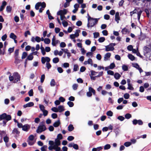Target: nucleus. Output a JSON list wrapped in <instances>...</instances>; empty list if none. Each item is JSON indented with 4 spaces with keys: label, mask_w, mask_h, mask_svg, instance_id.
Instances as JSON below:
<instances>
[{
    "label": "nucleus",
    "mask_w": 151,
    "mask_h": 151,
    "mask_svg": "<svg viewBox=\"0 0 151 151\" xmlns=\"http://www.w3.org/2000/svg\"><path fill=\"white\" fill-rule=\"evenodd\" d=\"M84 63L85 65H87V64H90L91 66H92L93 65V61L91 58H89L87 61H85Z\"/></svg>",
    "instance_id": "obj_12"
},
{
    "label": "nucleus",
    "mask_w": 151,
    "mask_h": 151,
    "mask_svg": "<svg viewBox=\"0 0 151 151\" xmlns=\"http://www.w3.org/2000/svg\"><path fill=\"white\" fill-rule=\"evenodd\" d=\"M89 92H91V93H92L94 95L95 94V90L93 89L91 87H90L89 88Z\"/></svg>",
    "instance_id": "obj_31"
},
{
    "label": "nucleus",
    "mask_w": 151,
    "mask_h": 151,
    "mask_svg": "<svg viewBox=\"0 0 151 151\" xmlns=\"http://www.w3.org/2000/svg\"><path fill=\"white\" fill-rule=\"evenodd\" d=\"M58 112H61L65 110L64 106L62 105H60L58 106Z\"/></svg>",
    "instance_id": "obj_16"
},
{
    "label": "nucleus",
    "mask_w": 151,
    "mask_h": 151,
    "mask_svg": "<svg viewBox=\"0 0 151 151\" xmlns=\"http://www.w3.org/2000/svg\"><path fill=\"white\" fill-rule=\"evenodd\" d=\"M132 66L133 67L136 68L137 69H138L140 67L139 65L137 63L133 64Z\"/></svg>",
    "instance_id": "obj_56"
},
{
    "label": "nucleus",
    "mask_w": 151,
    "mask_h": 151,
    "mask_svg": "<svg viewBox=\"0 0 151 151\" xmlns=\"http://www.w3.org/2000/svg\"><path fill=\"white\" fill-rule=\"evenodd\" d=\"M58 108L56 107H53L51 109V110L52 111L56 113L58 112Z\"/></svg>",
    "instance_id": "obj_42"
},
{
    "label": "nucleus",
    "mask_w": 151,
    "mask_h": 151,
    "mask_svg": "<svg viewBox=\"0 0 151 151\" xmlns=\"http://www.w3.org/2000/svg\"><path fill=\"white\" fill-rule=\"evenodd\" d=\"M68 128V130L70 132L72 131L74 129V127H73V125L71 124H70V125H69Z\"/></svg>",
    "instance_id": "obj_23"
},
{
    "label": "nucleus",
    "mask_w": 151,
    "mask_h": 151,
    "mask_svg": "<svg viewBox=\"0 0 151 151\" xmlns=\"http://www.w3.org/2000/svg\"><path fill=\"white\" fill-rule=\"evenodd\" d=\"M67 104L70 107H73L74 105L73 103L70 101H68L67 103Z\"/></svg>",
    "instance_id": "obj_49"
},
{
    "label": "nucleus",
    "mask_w": 151,
    "mask_h": 151,
    "mask_svg": "<svg viewBox=\"0 0 151 151\" xmlns=\"http://www.w3.org/2000/svg\"><path fill=\"white\" fill-rule=\"evenodd\" d=\"M39 108H40V109L41 111H43V110H45V107L43 105H39Z\"/></svg>",
    "instance_id": "obj_63"
},
{
    "label": "nucleus",
    "mask_w": 151,
    "mask_h": 151,
    "mask_svg": "<svg viewBox=\"0 0 151 151\" xmlns=\"http://www.w3.org/2000/svg\"><path fill=\"white\" fill-rule=\"evenodd\" d=\"M34 136L32 135L31 134L29 135L28 138V140L34 141Z\"/></svg>",
    "instance_id": "obj_48"
},
{
    "label": "nucleus",
    "mask_w": 151,
    "mask_h": 151,
    "mask_svg": "<svg viewBox=\"0 0 151 151\" xmlns=\"http://www.w3.org/2000/svg\"><path fill=\"white\" fill-rule=\"evenodd\" d=\"M79 69V68L77 64H75L73 66V71H76Z\"/></svg>",
    "instance_id": "obj_28"
},
{
    "label": "nucleus",
    "mask_w": 151,
    "mask_h": 151,
    "mask_svg": "<svg viewBox=\"0 0 151 151\" xmlns=\"http://www.w3.org/2000/svg\"><path fill=\"white\" fill-rule=\"evenodd\" d=\"M9 140V137L6 136H5L4 137V140L6 143H7L8 142Z\"/></svg>",
    "instance_id": "obj_60"
},
{
    "label": "nucleus",
    "mask_w": 151,
    "mask_h": 151,
    "mask_svg": "<svg viewBox=\"0 0 151 151\" xmlns=\"http://www.w3.org/2000/svg\"><path fill=\"white\" fill-rule=\"evenodd\" d=\"M27 142L28 143V144L30 146L33 145L35 143V141H34L32 140H28Z\"/></svg>",
    "instance_id": "obj_33"
},
{
    "label": "nucleus",
    "mask_w": 151,
    "mask_h": 151,
    "mask_svg": "<svg viewBox=\"0 0 151 151\" xmlns=\"http://www.w3.org/2000/svg\"><path fill=\"white\" fill-rule=\"evenodd\" d=\"M52 62L54 63H56L59 62V59L58 58L56 57L53 58Z\"/></svg>",
    "instance_id": "obj_25"
},
{
    "label": "nucleus",
    "mask_w": 151,
    "mask_h": 151,
    "mask_svg": "<svg viewBox=\"0 0 151 151\" xmlns=\"http://www.w3.org/2000/svg\"><path fill=\"white\" fill-rule=\"evenodd\" d=\"M27 55V54L26 52H24L23 53L22 56V59H24L26 58Z\"/></svg>",
    "instance_id": "obj_61"
},
{
    "label": "nucleus",
    "mask_w": 151,
    "mask_h": 151,
    "mask_svg": "<svg viewBox=\"0 0 151 151\" xmlns=\"http://www.w3.org/2000/svg\"><path fill=\"white\" fill-rule=\"evenodd\" d=\"M116 45V44L115 43H111L109 44V45L106 46L105 47V51L106 52L109 51H113L114 48V47Z\"/></svg>",
    "instance_id": "obj_3"
},
{
    "label": "nucleus",
    "mask_w": 151,
    "mask_h": 151,
    "mask_svg": "<svg viewBox=\"0 0 151 151\" xmlns=\"http://www.w3.org/2000/svg\"><path fill=\"white\" fill-rule=\"evenodd\" d=\"M142 12V11L141 10H140L137 13V18L139 20L140 19V16L141 15Z\"/></svg>",
    "instance_id": "obj_45"
},
{
    "label": "nucleus",
    "mask_w": 151,
    "mask_h": 151,
    "mask_svg": "<svg viewBox=\"0 0 151 151\" xmlns=\"http://www.w3.org/2000/svg\"><path fill=\"white\" fill-rule=\"evenodd\" d=\"M9 37L13 40L16 39L17 37L13 33H11Z\"/></svg>",
    "instance_id": "obj_22"
},
{
    "label": "nucleus",
    "mask_w": 151,
    "mask_h": 151,
    "mask_svg": "<svg viewBox=\"0 0 151 151\" xmlns=\"http://www.w3.org/2000/svg\"><path fill=\"white\" fill-rule=\"evenodd\" d=\"M67 10L66 9H64L63 10H60L57 13V15H64L66 14L67 13Z\"/></svg>",
    "instance_id": "obj_9"
},
{
    "label": "nucleus",
    "mask_w": 151,
    "mask_h": 151,
    "mask_svg": "<svg viewBox=\"0 0 151 151\" xmlns=\"http://www.w3.org/2000/svg\"><path fill=\"white\" fill-rule=\"evenodd\" d=\"M115 20L117 23H119V21L120 20L119 12H116L115 14Z\"/></svg>",
    "instance_id": "obj_13"
},
{
    "label": "nucleus",
    "mask_w": 151,
    "mask_h": 151,
    "mask_svg": "<svg viewBox=\"0 0 151 151\" xmlns=\"http://www.w3.org/2000/svg\"><path fill=\"white\" fill-rule=\"evenodd\" d=\"M105 40V38L104 37H102L99 38L98 39V41L100 42H103Z\"/></svg>",
    "instance_id": "obj_46"
},
{
    "label": "nucleus",
    "mask_w": 151,
    "mask_h": 151,
    "mask_svg": "<svg viewBox=\"0 0 151 151\" xmlns=\"http://www.w3.org/2000/svg\"><path fill=\"white\" fill-rule=\"evenodd\" d=\"M80 31H81L79 29H77L76 30L75 34L74 35L76 36V37H77L79 36V33L80 32Z\"/></svg>",
    "instance_id": "obj_54"
},
{
    "label": "nucleus",
    "mask_w": 151,
    "mask_h": 151,
    "mask_svg": "<svg viewBox=\"0 0 151 151\" xmlns=\"http://www.w3.org/2000/svg\"><path fill=\"white\" fill-rule=\"evenodd\" d=\"M111 56V53L109 52H107L104 55V60L106 61L108 60V58H109Z\"/></svg>",
    "instance_id": "obj_15"
},
{
    "label": "nucleus",
    "mask_w": 151,
    "mask_h": 151,
    "mask_svg": "<svg viewBox=\"0 0 151 151\" xmlns=\"http://www.w3.org/2000/svg\"><path fill=\"white\" fill-rule=\"evenodd\" d=\"M124 98L126 99H128L129 97V95L128 93H126L124 95Z\"/></svg>",
    "instance_id": "obj_64"
},
{
    "label": "nucleus",
    "mask_w": 151,
    "mask_h": 151,
    "mask_svg": "<svg viewBox=\"0 0 151 151\" xmlns=\"http://www.w3.org/2000/svg\"><path fill=\"white\" fill-rule=\"evenodd\" d=\"M3 43L0 42V55H4L5 54V49H1L3 47Z\"/></svg>",
    "instance_id": "obj_11"
},
{
    "label": "nucleus",
    "mask_w": 151,
    "mask_h": 151,
    "mask_svg": "<svg viewBox=\"0 0 151 151\" xmlns=\"http://www.w3.org/2000/svg\"><path fill=\"white\" fill-rule=\"evenodd\" d=\"M47 147V145H44L41 147V150L42 151H46Z\"/></svg>",
    "instance_id": "obj_52"
},
{
    "label": "nucleus",
    "mask_w": 151,
    "mask_h": 151,
    "mask_svg": "<svg viewBox=\"0 0 151 151\" xmlns=\"http://www.w3.org/2000/svg\"><path fill=\"white\" fill-rule=\"evenodd\" d=\"M93 54V53L92 52H88L86 54V56L88 57H92Z\"/></svg>",
    "instance_id": "obj_36"
},
{
    "label": "nucleus",
    "mask_w": 151,
    "mask_h": 151,
    "mask_svg": "<svg viewBox=\"0 0 151 151\" xmlns=\"http://www.w3.org/2000/svg\"><path fill=\"white\" fill-rule=\"evenodd\" d=\"M51 117L53 119L56 118L58 117L57 114L56 113H53L51 114Z\"/></svg>",
    "instance_id": "obj_62"
},
{
    "label": "nucleus",
    "mask_w": 151,
    "mask_h": 151,
    "mask_svg": "<svg viewBox=\"0 0 151 151\" xmlns=\"http://www.w3.org/2000/svg\"><path fill=\"white\" fill-rule=\"evenodd\" d=\"M55 144L58 145H60V142L59 139H56L55 140Z\"/></svg>",
    "instance_id": "obj_29"
},
{
    "label": "nucleus",
    "mask_w": 151,
    "mask_h": 151,
    "mask_svg": "<svg viewBox=\"0 0 151 151\" xmlns=\"http://www.w3.org/2000/svg\"><path fill=\"white\" fill-rule=\"evenodd\" d=\"M57 70L58 72L59 73H61L63 72V69L60 67H58L57 68Z\"/></svg>",
    "instance_id": "obj_59"
},
{
    "label": "nucleus",
    "mask_w": 151,
    "mask_h": 151,
    "mask_svg": "<svg viewBox=\"0 0 151 151\" xmlns=\"http://www.w3.org/2000/svg\"><path fill=\"white\" fill-rule=\"evenodd\" d=\"M115 66V64L114 63H111L109 66V68L111 69H113Z\"/></svg>",
    "instance_id": "obj_32"
},
{
    "label": "nucleus",
    "mask_w": 151,
    "mask_h": 151,
    "mask_svg": "<svg viewBox=\"0 0 151 151\" xmlns=\"http://www.w3.org/2000/svg\"><path fill=\"white\" fill-rule=\"evenodd\" d=\"M13 76H14V80L13 81V83H16L19 81L20 77V75L17 72H15L13 73Z\"/></svg>",
    "instance_id": "obj_5"
},
{
    "label": "nucleus",
    "mask_w": 151,
    "mask_h": 151,
    "mask_svg": "<svg viewBox=\"0 0 151 151\" xmlns=\"http://www.w3.org/2000/svg\"><path fill=\"white\" fill-rule=\"evenodd\" d=\"M106 115L110 116H112L113 115V112L111 111H109L107 112L106 113Z\"/></svg>",
    "instance_id": "obj_34"
},
{
    "label": "nucleus",
    "mask_w": 151,
    "mask_h": 151,
    "mask_svg": "<svg viewBox=\"0 0 151 151\" xmlns=\"http://www.w3.org/2000/svg\"><path fill=\"white\" fill-rule=\"evenodd\" d=\"M14 50V47L9 48L8 50L9 54H10L12 52H13Z\"/></svg>",
    "instance_id": "obj_44"
},
{
    "label": "nucleus",
    "mask_w": 151,
    "mask_h": 151,
    "mask_svg": "<svg viewBox=\"0 0 151 151\" xmlns=\"http://www.w3.org/2000/svg\"><path fill=\"white\" fill-rule=\"evenodd\" d=\"M114 76L116 79H118L120 77L121 75L119 73H116L114 75Z\"/></svg>",
    "instance_id": "obj_20"
},
{
    "label": "nucleus",
    "mask_w": 151,
    "mask_h": 151,
    "mask_svg": "<svg viewBox=\"0 0 151 151\" xmlns=\"http://www.w3.org/2000/svg\"><path fill=\"white\" fill-rule=\"evenodd\" d=\"M60 124V122L59 120L55 122L53 124V125L55 127H58Z\"/></svg>",
    "instance_id": "obj_19"
},
{
    "label": "nucleus",
    "mask_w": 151,
    "mask_h": 151,
    "mask_svg": "<svg viewBox=\"0 0 151 151\" xmlns=\"http://www.w3.org/2000/svg\"><path fill=\"white\" fill-rule=\"evenodd\" d=\"M19 50L18 49H17L15 50L14 53V55L15 57H19L18 55H19Z\"/></svg>",
    "instance_id": "obj_50"
},
{
    "label": "nucleus",
    "mask_w": 151,
    "mask_h": 151,
    "mask_svg": "<svg viewBox=\"0 0 151 151\" xmlns=\"http://www.w3.org/2000/svg\"><path fill=\"white\" fill-rule=\"evenodd\" d=\"M34 105V103L33 102H30L26 104H24L23 105L24 108H26L27 107H29L32 106Z\"/></svg>",
    "instance_id": "obj_14"
},
{
    "label": "nucleus",
    "mask_w": 151,
    "mask_h": 151,
    "mask_svg": "<svg viewBox=\"0 0 151 151\" xmlns=\"http://www.w3.org/2000/svg\"><path fill=\"white\" fill-rule=\"evenodd\" d=\"M56 82L54 79H52L50 82V85L51 86L53 87L55 86Z\"/></svg>",
    "instance_id": "obj_26"
},
{
    "label": "nucleus",
    "mask_w": 151,
    "mask_h": 151,
    "mask_svg": "<svg viewBox=\"0 0 151 151\" xmlns=\"http://www.w3.org/2000/svg\"><path fill=\"white\" fill-rule=\"evenodd\" d=\"M91 74L89 75H91V76H95L98 73L97 72H96L93 70H91L90 71Z\"/></svg>",
    "instance_id": "obj_35"
},
{
    "label": "nucleus",
    "mask_w": 151,
    "mask_h": 151,
    "mask_svg": "<svg viewBox=\"0 0 151 151\" xmlns=\"http://www.w3.org/2000/svg\"><path fill=\"white\" fill-rule=\"evenodd\" d=\"M145 38V36L143 34H141V35L139 37V39L140 40H143Z\"/></svg>",
    "instance_id": "obj_24"
},
{
    "label": "nucleus",
    "mask_w": 151,
    "mask_h": 151,
    "mask_svg": "<svg viewBox=\"0 0 151 151\" xmlns=\"http://www.w3.org/2000/svg\"><path fill=\"white\" fill-rule=\"evenodd\" d=\"M88 22H89L90 24L91 27H93L96 24L98 21L99 18H93L90 17L89 14H88Z\"/></svg>",
    "instance_id": "obj_1"
},
{
    "label": "nucleus",
    "mask_w": 151,
    "mask_h": 151,
    "mask_svg": "<svg viewBox=\"0 0 151 151\" xmlns=\"http://www.w3.org/2000/svg\"><path fill=\"white\" fill-rule=\"evenodd\" d=\"M40 49L41 51V52L42 55H45L46 53H45V51L44 49V47H42V45H41V46L40 47Z\"/></svg>",
    "instance_id": "obj_30"
},
{
    "label": "nucleus",
    "mask_w": 151,
    "mask_h": 151,
    "mask_svg": "<svg viewBox=\"0 0 151 151\" xmlns=\"http://www.w3.org/2000/svg\"><path fill=\"white\" fill-rule=\"evenodd\" d=\"M12 119L10 115H7L5 113H4L0 115V121L5 119L6 121H8L11 120Z\"/></svg>",
    "instance_id": "obj_2"
},
{
    "label": "nucleus",
    "mask_w": 151,
    "mask_h": 151,
    "mask_svg": "<svg viewBox=\"0 0 151 151\" xmlns=\"http://www.w3.org/2000/svg\"><path fill=\"white\" fill-rule=\"evenodd\" d=\"M151 51V49L147 46H145L144 47V52L145 53H147Z\"/></svg>",
    "instance_id": "obj_18"
},
{
    "label": "nucleus",
    "mask_w": 151,
    "mask_h": 151,
    "mask_svg": "<svg viewBox=\"0 0 151 151\" xmlns=\"http://www.w3.org/2000/svg\"><path fill=\"white\" fill-rule=\"evenodd\" d=\"M111 147V145L109 144H107L104 147V150H107L110 149Z\"/></svg>",
    "instance_id": "obj_47"
},
{
    "label": "nucleus",
    "mask_w": 151,
    "mask_h": 151,
    "mask_svg": "<svg viewBox=\"0 0 151 151\" xmlns=\"http://www.w3.org/2000/svg\"><path fill=\"white\" fill-rule=\"evenodd\" d=\"M94 38H96L99 37V32H96L93 33Z\"/></svg>",
    "instance_id": "obj_41"
},
{
    "label": "nucleus",
    "mask_w": 151,
    "mask_h": 151,
    "mask_svg": "<svg viewBox=\"0 0 151 151\" xmlns=\"http://www.w3.org/2000/svg\"><path fill=\"white\" fill-rule=\"evenodd\" d=\"M52 41V44L53 46H55L56 44L60 42L59 40H56L55 36H53Z\"/></svg>",
    "instance_id": "obj_7"
},
{
    "label": "nucleus",
    "mask_w": 151,
    "mask_h": 151,
    "mask_svg": "<svg viewBox=\"0 0 151 151\" xmlns=\"http://www.w3.org/2000/svg\"><path fill=\"white\" fill-rule=\"evenodd\" d=\"M12 10V7L10 6H7L6 7V11L8 12H10Z\"/></svg>",
    "instance_id": "obj_55"
},
{
    "label": "nucleus",
    "mask_w": 151,
    "mask_h": 151,
    "mask_svg": "<svg viewBox=\"0 0 151 151\" xmlns=\"http://www.w3.org/2000/svg\"><path fill=\"white\" fill-rule=\"evenodd\" d=\"M122 69L124 71H127L128 70V67L127 65H124L122 66Z\"/></svg>",
    "instance_id": "obj_43"
},
{
    "label": "nucleus",
    "mask_w": 151,
    "mask_h": 151,
    "mask_svg": "<svg viewBox=\"0 0 151 151\" xmlns=\"http://www.w3.org/2000/svg\"><path fill=\"white\" fill-rule=\"evenodd\" d=\"M40 6V2L37 3L35 5V9L36 10H38L39 9V7Z\"/></svg>",
    "instance_id": "obj_58"
},
{
    "label": "nucleus",
    "mask_w": 151,
    "mask_h": 151,
    "mask_svg": "<svg viewBox=\"0 0 151 151\" xmlns=\"http://www.w3.org/2000/svg\"><path fill=\"white\" fill-rule=\"evenodd\" d=\"M46 129L45 126L44 125H40L38 127L36 130V132L38 133H40L45 131Z\"/></svg>",
    "instance_id": "obj_4"
},
{
    "label": "nucleus",
    "mask_w": 151,
    "mask_h": 151,
    "mask_svg": "<svg viewBox=\"0 0 151 151\" xmlns=\"http://www.w3.org/2000/svg\"><path fill=\"white\" fill-rule=\"evenodd\" d=\"M19 57L15 58V61L14 63L16 64H18L20 63V60L19 59Z\"/></svg>",
    "instance_id": "obj_51"
},
{
    "label": "nucleus",
    "mask_w": 151,
    "mask_h": 151,
    "mask_svg": "<svg viewBox=\"0 0 151 151\" xmlns=\"http://www.w3.org/2000/svg\"><path fill=\"white\" fill-rule=\"evenodd\" d=\"M6 5V2L5 1H4L3 2L0 8V11H2L4 9L5 6Z\"/></svg>",
    "instance_id": "obj_17"
},
{
    "label": "nucleus",
    "mask_w": 151,
    "mask_h": 151,
    "mask_svg": "<svg viewBox=\"0 0 151 151\" xmlns=\"http://www.w3.org/2000/svg\"><path fill=\"white\" fill-rule=\"evenodd\" d=\"M128 31V29L126 28H124L122 29V33L123 34H126L127 33Z\"/></svg>",
    "instance_id": "obj_27"
},
{
    "label": "nucleus",
    "mask_w": 151,
    "mask_h": 151,
    "mask_svg": "<svg viewBox=\"0 0 151 151\" xmlns=\"http://www.w3.org/2000/svg\"><path fill=\"white\" fill-rule=\"evenodd\" d=\"M128 57L132 61H133L135 59V57L131 54H129Z\"/></svg>",
    "instance_id": "obj_21"
},
{
    "label": "nucleus",
    "mask_w": 151,
    "mask_h": 151,
    "mask_svg": "<svg viewBox=\"0 0 151 151\" xmlns=\"http://www.w3.org/2000/svg\"><path fill=\"white\" fill-rule=\"evenodd\" d=\"M19 132L18 131V129L17 128L14 129L12 132V133L13 134H19Z\"/></svg>",
    "instance_id": "obj_38"
},
{
    "label": "nucleus",
    "mask_w": 151,
    "mask_h": 151,
    "mask_svg": "<svg viewBox=\"0 0 151 151\" xmlns=\"http://www.w3.org/2000/svg\"><path fill=\"white\" fill-rule=\"evenodd\" d=\"M31 41L32 42H34L36 41L37 42H39L41 41V38L38 36H36L35 38L32 37L31 38Z\"/></svg>",
    "instance_id": "obj_8"
},
{
    "label": "nucleus",
    "mask_w": 151,
    "mask_h": 151,
    "mask_svg": "<svg viewBox=\"0 0 151 151\" xmlns=\"http://www.w3.org/2000/svg\"><path fill=\"white\" fill-rule=\"evenodd\" d=\"M44 42L46 44H49L50 42V40L49 38H46L44 40Z\"/></svg>",
    "instance_id": "obj_40"
},
{
    "label": "nucleus",
    "mask_w": 151,
    "mask_h": 151,
    "mask_svg": "<svg viewBox=\"0 0 151 151\" xmlns=\"http://www.w3.org/2000/svg\"><path fill=\"white\" fill-rule=\"evenodd\" d=\"M33 56H32V54H29V55L27 56V60H32L33 59Z\"/></svg>",
    "instance_id": "obj_37"
},
{
    "label": "nucleus",
    "mask_w": 151,
    "mask_h": 151,
    "mask_svg": "<svg viewBox=\"0 0 151 151\" xmlns=\"http://www.w3.org/2000/svg\"><path fill=\"white\" fill-rule=\"evenodd\" d=\"M68 146L69 147H73V148L76 150L78 149V146L77 144H74V143H71L68 145Z\"/></svg>",
    "instance_id": "obj_6"
},
{
    "label": "nucleus",
    "mask_w": 151,
    "mask_h": 151,
    "mask_svg": "<svg viewBox=\"0 0 151 151\" xmlns=\"http://www.w3.org/2000/svg\"><path fill=\"white\" fill-rule=\"evenodd\" d=\"M125 117L126 119H129L132 117V115L129 113H127L125 115Z\"/></svg>",
    "instance_id": "obj_39"
},
{
    "label": "nucleus",
    "mask_w": 151,
    "mask_h": 151,
    "mask_svg": "<svg viewBox=\"0 0 151 151\" xmlns=\"http://www.w3.org/2000/svg\"><path fill=\"white\" fill-rule=\"evenodd\" d=\"M30 128V125L28 124H25L23 126L22 130L25 132H28Z\"/></svg>",
    "instance_id": "obj_10"
},
{
    "label": "nucleus",
    "mask_w": 151,
    "mask_h": 151,
    "mask_svg": "<svg viewBox=\"0 0 151 151\" xmlns=\"http://www.w3.org/2000/svg\"><path fill=\"white\" fill-rule=\"evenodd\" d=\"M45 78V75L44 74L42 75L41 77L40 82L41 83H42L44 80Z\"/></svg>",
    "instance_id": "obj_57"
},
{
    "label": "nucleus",
    "mask_w": 151,
    "mask_h": 151,
    "mask_svg": "<svg viewBox=\"0 0 151 151\" xmlns=\"http://www.w3.org/2000/svg\"><path fill=\"white\" fill-rule=\"evenodd\" d=\"M117 119L121 121H123L125 119L124 117L122 116H120L118 117Z\"/></svg>",
    "instance_id": "obj_53"
}]
</instances>
